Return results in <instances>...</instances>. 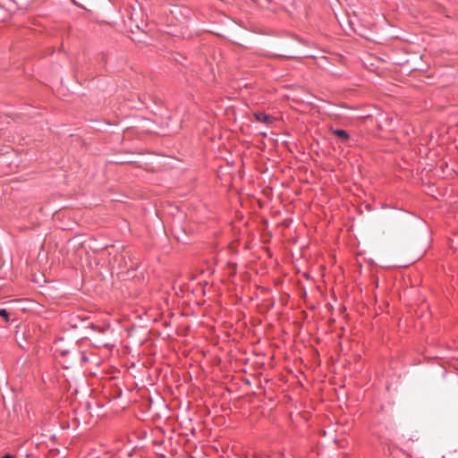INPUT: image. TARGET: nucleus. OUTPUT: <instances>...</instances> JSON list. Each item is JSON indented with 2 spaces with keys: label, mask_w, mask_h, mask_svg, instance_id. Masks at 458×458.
<instances>
[{
  "label": "nucleus",
  "mask_w": 458,
  "mask_h": 458,
  "mask_svg": "<svg viewBox=\"0 0 458 458\" xmlns=\"http://www.w3.org/2000/svg\"><path fill=\"white\" fill-rule=\"evenodd\" d=\"M254 117L257 122L265 123L267 125L272 124L274 122L273 116H271L270 114H265V113H261V112L255 113Z\"/></svg>",
  "instance_id": "nucleus-1"
},
{
  "label": "nucleus",
  "mask_w": 458,
  "mask_h": 458,
  "mask_svg": "<svg viewBox=\"0 0 458 458\" xmlns=\"http://www.w3.org/2000/svg\"><path fill=\"white\" fill-rule=\"evenodd\" d=\"M330 131L332 134L336 136L342 142H346L350 139V135L345 130L331 128Z\"/></svg>",
  "instance_id": "nucleus-2"
},
{
  "label": "nucleus",
  "mask_w": 458,
  "mask_h": 458,
  "mask_svg": "<svg viewBox=\"0 0 458 458\" xmlns=\"http://www.w3.org/2000/svg\"><path fill=\"white\" fill-rule=\"evenodd\" d=\"M0 317L4 318L6 321L9 320V313L5 309H0Z\"/></svg>",
  "instance_id": "nucleus-3"
},
{
  "label": "nucleus",
  "mask_w": 458,
  "mask_h": 458,
  "mask_svg": "<svg viewBox=\"0 0 458 458\" xmlns=\"http://www.w3.org/2000/svg\"><path fill=\"white\" fill-rule=\"evenodd\" d=\"M274 56L282 57V58H285V59H292L294 57L293 55H274Z\"/></svg>",
  "instance_id": "nucleus-4"
},
{
  "label": "nucleus",
  "mask_w": 458,
  "mask_h": 458,
  "mask_svg": "<svg viewBox=\"0 0 458 458\" xmlns=\"http://www.w3.org/2000/svg\"><path fill=\"white\" fill-rule=\"evenodd\" d=\"M2 458H13V455L6 454Z\"/></svg>",
  "instance_id": "nucleus-5"
},
{
  "label": "nucleus",
  "mask_w": 458,
  "mask_h": 458,
  "mask_svg": "<svg viewBox=\"0 0 458 458\" xmlns=\"http://www.w3.org/2000/svg\"><path fill=\"white\" fill-rule=\"evenodd\" d=\"M179 56H180V58H181L182 60H185V59H186V57H185V56H183V55H179Z\"/></svg>",
  "instance_id": "nucleus-6"
},
{
  "label": "nucleus",
  "mask_w": 458,
  "mask_h": 458,
  "mask_svg": "<svg viewBox=\"0 0 458 458\" xmlns=\"http://www.w3.org/2000/svg\"><path fill=\"white\" fill-rule=\"evenodd\" d=\"M267 3H273L275 2L276 0H266Z\"/></svg>",
  "instance_id": "nucleus-7"
},
{
  "label": "nucleus",
  "mask_w": 458,
  "mask_h": 458,
  "mask_svg": "<svg viewBox=\"0 0 458 458\" xmlns=\"http://www.w3.org/2000/svg\"><path fill=\"white\" fill-rule=\"evenodd\" d=\"M132 40L141 41V39H140V38H132Z\"/></svg>",
  "instance_id": "nucleus-8"
},
{
  "label": "nucleus",
  "mask_w": 458,
  "mask_h": 458,
  "mask_svg": "<svg viewBox=\"0 0 458 458\" xmlns=\"http://www.w3.org/2000/svg\"><path fill=\"white\" fill-rule=\"evenodd\" d=\"M177 62L182 64V61L181 59H175Z\"/></svg>",
  "instance_id": "nucleus-9"
}]
</instances>
